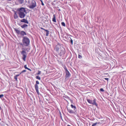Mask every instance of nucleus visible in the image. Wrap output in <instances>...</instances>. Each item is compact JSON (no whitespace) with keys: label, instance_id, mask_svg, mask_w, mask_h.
<instances>
[{"label":"nucleus","instance_id":"obj_1","mask_svg":"<svg viewBox=\"0 0 126 126\" xmlns=\"http://www.w3.org/2000/svg\"><path fill=\"white\" fill-rule=\"evenodd\" d=\"M18 14L19 17L21 18H24L25 16V13H26V11L25 8L23 7H21L18 8Z\"/></svg>","mask_w":126,"mask_h":126},{"label":"nucleus","instance_id":"obj_2","mask_svg":"<svg viewBox=\"0 0 126 126\" xmlns=\"http://www.w3.org/2000/svg\"><path fill=\"white\" fill-rule=\"evenodd\" d=\"M22 41L23 45L25 46H28L30 44V40L28 38L26 37H23Z\"/></svg>","mask_w":126,"mask_h":126},{"label":"nucleus","instance_id":"obj_3","mask_svg":"<svg viewBox=\"0 0 126 126\" xmlns=\"http://www.w3.org/2000/svg\"><path fill=\"white\" fill-rule=\"evenodd\" d=\"M36 6V3L35 0H32L30 5L28 7L30 9H33Z\"/></svg>","mask_w":126,"mask_h":126},{"label":"nucleus","instance_id":"obj_4","mask_svg":"<svg viewBox=\"0 0 126 126\" xmlns=\"http://www.w3.org/2000/svg\"><path fill=\"white\" fill-rule=\"evenodd\" d=\"M21 54L23 56L22 59L24 61H26V58L27 57V54L26 52L24 50H22L21 52Z\"/></svg>","mask_w":126,"mask_h":126},{"label":"nucleus","instance_id":"obj_5","mask_svg":"<svg viewBox=\"0 0 126 126\" xmlns=\"http://www.w3.org/2000/svg\"><path fill=\"white\" fill-rule=\"evenodd\" d=\"M60 51V52L59 53V55L61 56H63L65 53V50L64 48L62 47Z\"/></svg>","mask_w":126,"mask_h":126},{"label":"nucleus","instance_id":"obj_6","mask_svg":"<svg viewBox=\"0 0 126 126\" xmlns=\"http://www.w3.org/2000/svg\"><path fill=\"white\" fill-rule=\"evenodd\" d=\"M36 84H35L34 87L36 92H37L38 94L39 95V92L38 91V87L37 84H39V82L37 80L36 81Z\"/></svg>","mask_w":126,"mask_h":126},{"label":"nucleus","instance_id":"obj_7","mask_svg":"<svg viewBox=\"0 0 126 126\" xmlns=\"http://www.w3.org/2000/svg\"><path fill=\"white\" fill-rule=\"evenodd\" d=\"M61 47H61L60 45L57 44L54 48V49L56 52H58L59 49L60 50Z\"/></svg>","mask_w":126,"mask_h":126},{"label":"nucleus","instance_id":"obj_8","mask_svg":"<svg viewBox=\"0 0 126 126\" xmlns=\"http://www.w3.org/2000/svg\"><path fill=\"white\" fill-rule=\"evenodd\" d=\"M21 22H24L27 24H28L29 23L28 22L27 20L23 18L20 20Z\"/></svg>","mask_w":126,"mask_h":126},{"label":"nucleus","instance_id":"obj_9","mask_svg":"<svg viewBox=\"0 0 126 126\" xmlns=\"http://www.w3.org/2000/svg\"><path fill=\"white\" fill-rule=\"evenodd\" d=\"M92 104L95 105L96 106H97V104L96 103V99L95 98L92 101Z\"/></svg>","mask_w":126,"mask_h":126},{"label":"nucleus","instance_id":"obj_10","mask_svg":"<svg viewBox=\"0 0 126 126\" xmlns=\"http://www.w3.org/2000/svg\"><path fill=\"white\" fill-rule=\"evenodd\" d=\"M65 72L66 74V77L68 78L70 77V76L71 75L69 71H68Z\"/></svg>","mask_w":126,"mask_h":126},{"label":"nucleus","instance_id":"obj_11","mask_svg":"<svg viewBox=\"0 0 126 126\" xmlns=\"http://www.w3.org/2000/svg\"><path fill=\"white\" fill-rule=\"evenodd\" d=\"M20 34L21 35L23 36L27 35L26 33L24 31H23L21 32Z\"/></svg>","mask_w":126,"mask_h":126},{"label":"nucleus","instance_id":"obj_12","mask_svg":"<svg viewBox=\"0 0 126 126\" xmlns=\"http://www.w3.org/2000/svg\"><path fill=\"white\" fill-rule=\"evenodd\" d=\"M14 30L17 34H19L20 33V30H18L16 28L14 29Z\"/></svg>","mask_w":126,"mask_h":126},{"label":"nucleus","instance_id":"obj_13","mask_svg":"<svg viewBox=\"0 0 126 126\" xmlns=\"http://www.w3.org/2000/svg\"><path fill=\"white\" fill-rule=\"evenodd\" d=\"M68 112L70 113H74V112L72 110L70 109H67Z\"/></svg>","mask_w":126,"mask_h":126},{"label":"nucleus","instance_id":"obj_14","mask_svg":"<svg viewBox=\"0 0 126 126\" xmlns=\"http://www.w3.org/2000/svg\"><path fill=\"white\" fill-rule=\"evenodd\" d=\"M14 18L15 19H17L18 18V16H17L16 13H15L14 14Z\"/></svg>","mask_w":126,"mask_h":126},{"label":"nucleus","instance_id":"obj_15","mask_svg":"<svg viewBox=\"0 0 126 126\" xmlns=\"http://www.w3.org/2000/svg\"><path fill=\"white\" fill-rule=\"evenodd\" d=\"M28 25L26 24H24L23 25L21 26V27L22 28H24L25 27H26L28 26Z\"/></svg>","mask_w":126,"mask_h":126},{"label":"nucleus","instance_id":"obj_16","mask_svg":"<svg viewBox=\"0 0 126 126\" xmlns=\"http://www.w3.org/2000/svg\"><path fill=\"white\" fill-rule=\"evenodd\" d=\"M53 17L52 18V21L54 22H56L55 16V15H53Z\"/></svg>","mask_w":126,"mask_h":126},{"label":"nucleus","instance_id":"obj_17","mask_svg":"<svg viewBox=\"0 0 126 126\" xmlns=\"http://www.w3.org/2000/svg\"><path fill=\"white\" fill-rule=\"evenodd\" d=\"M45 31L46 32V36H48L49 34V31L47 30H45Z\"/></svg>","mask_w":126,"mask_h":126},{"label":"nucleus","instance_id":"obj_18","mask_svg":"<svg viewBox=\"0 0 126 126\" xmlns=\"http://www.w3.org/2000/svg\"><path fill=\"white\" fill-rule=\"evenodd\" d=\"M71 106L72 108L74 109V110L76 111L75 109H76V107L75 106H74L73 105L71 104Z\"/></svg>","mask_w":126,"mask_h":126},{"label":"nucleus","instance_id":"obj_19","mask_svg":"<svg viewBox=\"0 0 126 126\" xmlns=\"http://www.w3.org/2000/svg\"><path fill=\"white\" fill-rule=\"evenodd\" d=\"M24 0H18V2L20 3V4H22V3L24 1Z\"/></svg>","mask_w":126,"mask_h":126},{"label":"nucleus","instance_id":"obj_20","mask_svg":"<svg viewBox=\"0 0 126 126\" xmlns=\"http://www.w3.org/2000/svg\"><path fill=\"white\" fill-rule=\"evenodd\" d=\"M87 102L89 103L92 104V100L90 99H88L87 100Z\"/></svg>","mask_w":126,"mask_h":126},{"label":"nucleus","instance_id":"obj_21","mask_svg":"<svg viewBox=\"0 0 126 126\" xmlns=\"http://www.w3.org/2000/svg\"><path fill=\"white\" fill-rule=\"evenodd\" d=\"M27 65H24V68H25V69H27L30 71H31V69H30L28 68L27 66Z\"/></svg>","mask_w":126,"mask_h":126},{"label":"nucleus","instance_id":"obj_22","mask_svg":"<svg viewBox=\"0 0 126 126\" xmlns=\"http://www.w3.org/2000/svg\"><path fill=\"white\" fill-rule=\"evenodd\" d=\"M62 25L63 26L65 27L66 25L65 23L64 22H62L61 23Z\"/></svg>","mask_w":126,"mask_h":126},{"label":"nucleus","instance_id":"obj_23","mask_svg":"<svg viewBox=\"0 0 126 126\" xmlns=\"http://www.w3.org/2000/svg\"><path fill=\"white\" fill-rule=\"evenodd\" d=\"M36 78L37 79H38L39 80H41L40 77L38 76H36Z\"/></svg>","mask_w":126,"mask_h":126},{"label":"nucleus","instance_id":"obj_24","mask_svg":"<svg viewBox=\"0 0 126 126\" xmlns=\"http://www.w3.org/2000/svg\"><path fill=\"white\" fill-rule=\"evenodd\" d=\"M26 70H23L20 73V74H21L22 73H23V72H26Z\"/></svg>","mask_w":126,"mask_h":126},{"label":"nucleus","instance_id":"obj_25","mask_svg":"<svg viewBox=\"0 0 126 126\" xmlns=\"http://www.w3.org/2000/svg\"><path fill=\"white\" fill-rule=\"evenodd\" d=\"M97 124V123H94L92 125V126H95L96 125V124Z\"/></svg>","mask_w":126,"mask_h":126},{"label":"nucleus","instance_id":"obj_26","mask_svg":"<svg viewBox=\"0 0 126 126\" xmlns=\"http://www.w3.org/2000/svg\"><path fill=\"white\" fill-rule=\"evenodd\" d=\"M41 72L39 70L38 71V73L37 74V75H38L40 74H41Z\"/></svg>","mask_w":126,"mask_h":126},{"label":"nucleus","instance_id":"obj_27","mask_svg":"<svg viewBox=\"0 0 126 126\" xmlns=\"http://www.w3.org/2000/svg\"><path fill=\"white\" fill-rule=\"evenodd\" d=\"M78 58L79 59H81L82 58V57L81 55L79 54L78 55Z\"/></svg>","mask_w":126,"mask_h":126},{"label":"nucleus","instance_id":"obj_28","mask_svg":"<svg viewBox=\"0 0 126 126\" xmlns=\"http://www.w3.org/2000/svg\"><path fill=\"white\" fill-rule=\"evenodd\" d=\"M100 91H101V92H104V90H103V89L102 88H101L100 89Z\"/></svg>","mask_w":126,"mask_h":126},{"label":"nucleus","instance_id":"obj_29","mask_svg":"<svg viewBox=\"0 0 126 126\" xmlns=\"http://www.w3.org/2000/svg\"><path fill=\"white\" fill-rule=\"evenodd\" d=\"M4 96V95L3 94H0V98H1Z\"/></svg>","mask_w":126,"mask_h":126},{"label":"nucleus","instance_id":"obj_30","mask_svg":"<svg viewBox=\"0 0 126 126\" xmlns=\"http://www.w3.org/2000/svg\"><path fill=\"white\" fill-rule=\"evenodd\" d=\"M64 68V69H65V72H66V71H68V70H67L66 68V67H65Z\"/></svg>","mask_w":126,"mask_h":126},{"label":"nucleus","instance_id":"obj_31","mask_svg":"<svg viewBox=\"0 0 126 126\" xmlns=\"http://www.w3.org/2000/svg\"><path fill=\"white\" fill-rule=\"evenodd\" d=\"M14 79H15L16 80H17V77L16 76H15L14 77Z\"/></svg>","mask_w":126,"mask_h":126},{"label":"nucleus","instance_id":"obj_32","mask_svg":"<svg viewBox=\"0 0 126 126\" xmlns=\"http://www.w3.org/2000/svg\"><path fill=\"white\" fill-rule=\"evenodd\" d=\"M70 42L71 44L72 45L73 44V41L71 39Z\"/></svg>","mask_w":126,"mask_h":126},{"label":"nucleus","instance_id":"obj_33","mask_svg":"<svg viewBox=\"0 0 126 126\" xmlns=\"http://www.w3.org/2000/svg\"><path fill=\"white\" fill-rule=\"evenodd\" d=\"M105 79L106 80H107V81H108L109 78H105Z\"/></svg>","mask_w":126,"mask_h":126},{"label":"nucleus","instance_id":"obj_34","mask_svg":"<svg viewBox=\"0 0 126 126\" xmlns=\"http://www.w3.org/2000/svg\"><path fill=\"white\" fill-rule=\"evenodd\" d=\"M70 101L71 103H73V101L71 99H70Z\"/></svg>","mask_w":126,"mask_h":126},{"label":"nucleus","instance_id":"obj_35","mask_svg":"<svg viewBox=\"0 0 126 126\" xmlns=\"http://www.w3.org/2000/svg\"><path fill=\"white\" fill-rule=\"evenodd\" d=\"M41 29H42V30H43L44 31H45V30H46L45 29H44V28H41Z\"/></svg>","mask_w":126,"mask_h":126},{"label":"nucleus","instance_id":"obj_36","mask_svg":"<svg viewBox=\"0 0 126 126\" xmlns=\"http://www.w3.org/2000/svg\"><path fill=\"white\" fill-rule=\"evenodd\" d=\"M41 4L43 6H44V3H43V2H42L41 3Z\"/></svg>","mask_w":126,"mask_h":126},{"label":"nucleus","instance_id":"obj_37","mask_svg":"<svg viewBox=\"0 0 126 126\" xmlns=\"http://www.w3.org/2000/svg\"><path fill=\"white\" fill-rule=\"evenodd\" d=\"M19 75H17L15 76H16L17 77L18 76H19Z\"/></svg>","mask_w":126,"mask_h":126},{"label":"nucleus","instance_id":"obj_38","mask_svg":"<svg viewBox=\"0 0 126 126\" xmlns=\"http://www.w3.org/2000/svg\"><path fill=\"white\" fill-rule=\"evenodd\" d=\"M40 1H41V2L42 3V2H43V1L42 0H40Z\"/></svg>","mask_w":126,"mask_h":126},{"label":"nucleus","instance_id":"obj_39","mask_svg":"<svg viewBox=\"0 0 126 126\" xmlns=\"http://www.w3.org/2000/svg\"><path fill=\"white\" fill-rule=\"evenodd\" d=\"M1 109V108L0 106V110Z\"/></svg>","mask_w":126,"mask_h":126},{"label":"nucleus","instance_id":"obj_40","mask_svg":"<svg viewBox=\"0 0 126 126\" xmlns=\"http://www.w3.org/2000/svg\"><path fill=\"white\" fill-rule=\"evenodd\" d=\"M67 126H70V125H68Z\"/></svg>","mask_w":126,"mask_h":126},{"label":"nucleus","instance_id":"obj_41","mask_svg":"<svg viewBox=\"0 0 126 126\" xmlns=\"http://www.w3.org/2000/svg\"><path fill=\"white\" fill-rule=\"evenodd\" d=\"M22 49H24V48H22Z\"/></svg>","mask_w":126,"mask_h":126}]
</instances>
